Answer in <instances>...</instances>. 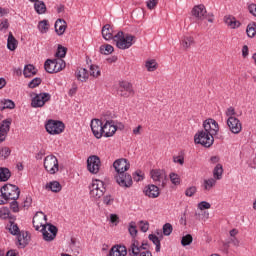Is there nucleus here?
Wrapping results in <instances>:
<instances>
[{
	"mask_svg": "<svg viewBox=\"0 0 256 256\" xmlns=\"http://www.w3.org/2000/svg\"><path fill=\"white\" fill-rule=\"evenodd\" d=\"M114 41L118 49L125 50L133 46V43H135V36L131 34H125L120 31L114 36Z\"/></svg>",
	"mask_w": 256,
	"mask_h": 256,
	"instance_id": "1",
	"label": "nucleus"
},
{
	"mask_svg": "<svg viewBox=\"0 0 256 256\" xmlns=\"http://www.w3.org/2000/svg\"><path fill=\"white\" fill-rule=\"evenodd\" d=\"M1 195L5 197L8 201H17L19 199V195H21V190L19 187L12 185V184H6L1 189Z\"/></svg>",
	"mask_w": 256,
	"mask_h": 256,
	"instance_id": "2",
	"label": "nucleus"
},
{
	"mask_svg": "<svg viewBox=\"0 0 256 256\" xmlns=\"http://www.w3.org/2000/svg\"><path fill=\"white\" fill-rule=\"evenodd\" d=\"M105 195V183L101 180H93L90 186V197L97 201Z\"/></svg>",
	"mask_w": 256,
	"mask_h": 256,
	"instance_id": "3",
	"label": "nucleus"
},
{
	"mask_svg": "<svg viewBox=\"0 0 256 256\" xmlns=\"http://www.w3.org/2000/svg\"><path fill=\"white\" fill-rule=\"evenodd\" d=\"M66 64L63 59H48L44 64V69L47 73H59L65 69Z\"/></svg>",
	"mask_w": 256,
	"mask_h": 256,
	"instance_id": "4",
	"label": "nucleus"
},
{
	"mask_svg": "<svg viewBox=\"0 0 256 256\" xmlns=\"http://www.w3.org/2000/svg\"><path fill=\"white\" fill-rule=\"evenodd\" d=\"M194 142L203 147H211L215 142V138L213 135L209 134V132L202 130L194 136Z\"/></svg>",
	"mask_w": 256,
	"mask_h": 256,
	"instance_id": "5",
	"label": "nucleus"
},
{
	"mask_svg": "<svg viewBox=\"0 0 256 256\" xmlns=\"http://www.w3.org/2000/svg\"><path fill=\"white\" fill-rule=\"evenodd\" d=\"M45 129L50 135H61L65 131V124L59 120H48Z\"/></svg>",
	"mask_w": 256,
	"mask_h": 256,
	"instance_id": "6",
	"label": "nucleus"
},
{
	"mask_svg": "<svg viewBox=\"0 0 256 256\" xmlns=\"http://www.w3.org/2000/svg\"><path fill=\"white\" fill-rule=\"evenodd\" d=\"M44 169L49 175H55L59 172V160L55 155H48L44 158Z\"/></svg>",
	"mask_w": 256,
	"mask_h": 256,
	"instance_id": "7",
	"label": "nucleus"
},
{
	"mask_svg": "<svg viewBox=\"0 0 256 256\" xmlns=\"http://www.w3.org/2000/svg\"><path fill=\"white\" fill-rule=\"evenodd\" d=\"M47 224V215L43 212H37L33 217V227L36 231H45Z\"/></svg>",
	"mask_w": 256,
	"mask_h": 256,
	"instance_id": "8",
	"label": "nucleus"
},
{
	"mask_svg": "<svg viewBox=\"0 0 256 256\" xmlns=\"http://www.w3.org/2000/svg\"><path fill=\"white\" fill-rule=\"evenodd\" d=\"M49 101H51V94H49L47 92H43L40 94H36L32 98L31 106L34 107L35 109H37L39 107H44L45 103H47Z\"/></svg>",
	"mask_w": 256,
	"mask_h": 256,
	"instance_id": "9",
	"label": "nucleus"
},
{
	"mask_svg": "<svg viewBox=\"0 0 256 256\" xmlns=\"http://www.w3.org/2000/svg\"><path fill=\"white\" fill-rule=\"evenodd\" d=\"M116 183L124 189H129L133 186V177L129 173H120L115 175Z\"/></svg>",
	"mask_w": 256,
	"mask_h": 256,
	"instance_id": "10",
	"label": "nucleus"
},
{
	"mask_svg": "<svg viewBox=\"0 0 256 256\" xmlns=\"http://www.w3.org/2000/svg\"><path fill=\"white\" fill-rule=\"evenodd\" d=\"M113 167L116 171V175H121V173H127V171H129L131 164L129 160L120 158L113 163Z\"/></svg>",
	"mask_w": 256,
	"mask_h": 256,
	"instance_id": "11",
	"label": "nucleus"
},
{
	"mask_svg": "<svg viewBox=\"0 0 256 256\" xmlns=\"http://www.w3.org/2000/svg\"><path fill=\"white\" fill-rule=\"evenodd\" d=\"M203 128L209 135L215 136L219 133V123L212 118H208L203 122Z\"/></svg>",
	"mask_w": 256,
	"mask_h": 256,
	"instance_id": "12",
	"label": "nucleus"
},
{
	"mask_svg": "<svg viewBox=\"0 0 256 256\" xmlns=\"http://www.w3.org/2000/svg\"><path fill=\"white\" fill-rule=\"evenodd\" d=\"M118 93L120 97H131V95H135V91L133 90V84L127 81L120 82Z\"/></svg>",
	"mask_w": 256,
	"mask_h": 256,
	"instance_id": "13",
	"label": "nucleus"
},
{
	"mask_svg": "<svg viewBox=\"0 0 256 256\" xmlns=\"http://www.w3.org/2000/svg\"><path fill=\"white\" fill-rule=\"evenodd\" d=\"M87 169L90 173L96 175L99 173V169H101V159L99 156H90L87 159Z\"/></svg>",
	"mask_w": 256,
	"mask_h": 256,
	"instance_id": "14",
	"label": "nucleus"
},
{
	"mask_svg": "<svg viewBox=\"0 0 256 256\" xmlns=\"http://www.w3.org/2000/svg\"><path fill=\"white\" fill-rule=\"evenodd\" d=\"M117 133V125H115V121L107 120L103 124L102 136L104 137H113Z\"/></svg>",
	"mask_w": 256,
	"mask_h": 256,
	"instance_id": "15",
	"label": "nucleus"
},
{
	"mask_svg": "<svg viewBox=\"0 0 256 256\" xmlns=\"http://www.w3.org/2000/svg\"><path fill=\"white\" fill-rule=\"evenodd\" d=\"M44 241H53L57 237V228L53 224H48L44 230H40Z\"/></svg>",
	"mask_w": 256,
	"mask_h": 256,
	"instance_id": "16",
	"label": "nucleus"
},
{
	"mask_svg": "<svg viewBox=\"0 0 256 256\" xmlns=\"http://www.w3.org/2000/svg\"><path fill=\"white\" fill-rule=\"evenodd\" d=\"M227 126L229 127L231 133H234V135H237L241 133L243 126L241 124V121L236 117H230L227 119Z\"/></svg>",
	"mask_w": 256,
	"mask_h": 256,
	"instance_id": "17",
	"label": "nucleus"
},
{
	"mask_svg": "<svg viewBox=\"0 0 256 256\" xmlns=\"http://www.w3.org/2000/svg\"><path fill=\"white\" fill-rule=\"evenodd\" d=\"M92 133L96 139H101L103 137V123L99 119H93L90 125Z\"/></svg>",
	"mask_w": 256,
	"mask_h": 256,
	"instance_id": "18",
	"label": "nucleus"
},
{
	"mask_svg": "<svg viewBox=\"0 0 256 256\" xmlns=\"http://www.w3.org/2000/svg\"><path fill=\"white\" fill-rule=\"evenodd\" d=\"M192 15L193 17H196L198 21H203L204 19H207V9L203 4L194 6L192 9Z\"/></svg>",
	"mask_w": 256,
	"mask_h": 256,
	"instance_id": "19",
	"label": "nucleus"
},
{
	"mask_svg": "<svg viewBox=\"0 0 256 256\" xmlns=\"http://www.w3.org/2000/svg\"><path fill=\"white\" fill-rule=\"evenodd\" d=\"M10 129H11V120L9 119L3 120L2 123L0 124V143H3V141H5Z\"/></svg>",
	"mask_w": 256,
	"mask_h": 256,
	"instance_id": "20",
	"label": "nucleus"
},
{
	"mask_svg": "<svg viewBox=\"0 0 256 256\" xmlns=\"http://www.w3.org/2000/svg\"><path fill=\"white\" fill-rule=\"evenodd\" d=\"M224 23L229 29H239V27H241V22L233 15L224 16Z\"/></svg>",
	"mask_w": 256,
	"mask_h": 256,
	"instance_id": "21",
	"label": "nucleus"
},
{
	"mask_svg": "<svg viewBox=\"0 0 256 256\" xmlns=\"http://www.w3.org/2000/svg\"><path fill=\"white\" fill-rule=\"evenodd\" d=\"M128 253L131 256H139V254L141 253V242L133 238L128 248Z\"/></svg>",
	"mask_w": 256,
	"mask_h": 256,
	"instance_id": "22",
	"label": "nucleus"
},
{
	"mask_svg": "<svg viewBox=\"0 0 256 256\" xmlns=\"http://www.w3.org/2000/svg\"><path fill=\"white\" fill-rule=\"evenodd\" d=\"M144 193L146 197H150V199H157L160 195L159 187L153 184L148 185L144 188Z\"/></svg>",
	"mask_w": 256,
	"mask_h": 256,
	"instance_id": "23",
	"label": "nucleus"
},
{
	"mask_svg": "<svg viewBox=\"0 0 256 256\" xmlns=\"http://www.w3.org/2000/svg\"><path fill=\"white\" fill-rule=\"evenodd\" d=\"M215 185H217V180L214 178H208L203 180L201 187L203 191L207 193L211 191L215 187Z\"/></svg>",
	"mask_w": 256,
	"mask_h": 256,
	"instance_id": "24",
	"label": "nucleus"
},
{
	"mask_svg": "<svg viewBox=\"0 0 256 256\" xmlns=\"http://www.w3.org/2000/svg\"><path fill=\"white\" fill-rule=\"evenodd\" d=\"M75 76L78 81L85 83L87 82V79H89V72L85 68H78L75 72Z\"/></svg>",
	"mask_w": 256,
	"mask_h": 256,
	"instance_id": "25",
	"label": "nucleus"
},
{
	"mask_svg": "<svg viewBox=\"0 0 256 256\" xmlns=\"http://www.w3.org/2000/svg\"><path fill=\"white\" fill-rule=\"evenodd\" d=\"M110 256H127V248L125 246H113L110 250Z\"/></svg>",
	"mask_w": 256,
	"mask_h": 256,
	"instance_id": "26",
	"label": "nucleus"
},
{
	"mask_svg": "<svg viewBox=\"0 0 256 256\" xmlns=\"http://www.w3.org/2000/svg\"><path fill=\"white\" fill-rule=\"evenodd\" d=\"M151 178L155 183H161L165 179V172L163 170L155 169L150 172Z\"/></svg>",
	"mask_w": 256,
	"mask_h": 256,
	"instance_id": "27",
	"label": "nucleus"
},
{
	"mask_svg": "<svg viewBox=\"0 0 256 256\" xmlns=\"http://www.w3.org/2000/svg\"><path fill=\"white\" fill-rule=\"evenodd\" d=\"M102 36L106 41H109V40L115 38V36H113V28H111V25L106 24V25L103 26Z\"/></svg>",
	"mask_w": 256,
	"mask_h": 256,
	"instance_id": "28",
	"label": "nucleus"
},
{
	"mask_svg": "<svg viewBox=\"0 0 256 256\" xmlns=\"http://www.w3.org/2000/svg\"><path fill=\"white\" fill-rule=\"evenodd\" d=\"M66 29H67V22H65V20L58 19L55 22V31L58 35H63Z\"/></svg>",
	"mask_w": 256,
	"mask_h": 256,
	"instance_id": "29",
	"label": "nucleus"
},
{
	"mask_svg": "<svg viewBox=\"0 0 256 256\" xmlns=\"http://www.w3.org/2000/svg\"><path fill=\"white\" fill-rule=\"evenodd\" d=\"M34 9L38 15H45L47 13V5L43 1L34 2Z\"/></svg>",
	"mask_w": 256,
	"mask_h": 256,
	"instance_id": "30",
	"label": "nucleus"
},
{
	"mask_svg": "<svg viewBox=\"0 0 256 256\" xmlns=\"http://www.w3.org/2000/svg\"><path fill=\"white\" fill-rule=\"evenodd\" d=\"M191 45H195V39L192 36H184L181 40V46L185 51L190 49Z\"/></svg>",
	"mask_w": 256,
	"mask_h": 256,
	"instance_id": "31",
	"label": "nucleus"
},
{
	"mask_svg": "<svg viewBox=\"0 0 256 256\" xmlns=\"http://www.w3.org/2000/svg\"><path fill=\"white\" fill-rule=\"evenodd\" d=\"M89 75L93 77V79H99V77H101V68L95 64L90 65Z\"/></svg>",
	"mask_w": 256,
	"mask_h": 256,
	"instance_id": "32",
	"label": "nucleus"
},
{
	"mask_svg": "<svg viewBox=\"0 0 256 256\" xmlns=\"http://www.w3.org/2000/svg\"><path fill=\"white\" fill-rule=\"evenodd\" d=\"M216 181H221L223 179V165L217 164L213 170V178Z\"/></svg>",
	"mask_w": 256,
	"mask_h": 256,
	"instance_id": "33",
	"label": "nucleus"
},
{
	"mask_svg": "<svg viewBox=\"0 0 256 256\" xmlns=\"http://www.w3.org/2000/svg\"><path fill=\"white\" fill-rule=\"evenodd\" d=\"M17 39H15V36H13V33H9L8 39H7V47L10 51H15L17 49Z\"/></svg>",
	"mask_w": 256,
	"mask_h": 256,
	"instance_id": "34",
	"label": "nucleus"
},
{
	"mask_svg": "<svg viewBox=\"0 0 256 256\" xmlns=\"http://www.w3.org/2000/svg\"><path fill=\"white\" fill-rule=\"evenodd\" d=\"M23 75L24 77H33V75H37V68L28 64L24 67Z\"/></svg>",
	"mask_w": 256,
	"mask_h": 256,
	"instance_id": "35",
	"label": "nucleus"
},
{
	"mask_svg": "<svg viewBox=\"0 0 256 256\" xmlns=\"http://www.w3.org/2000/svg\"><path fill=\"white\" fill-rule=\"evenodd\" d=\"M148 238L150 241H152V243L156 245L155 247L156 253H159V251H161V240L159 239V237L155 234H150Z\"/></svg>",
	"mask_w": 256,
	"mask_h": 256,
	"instance_id": "36",
	"label": "nucleus"
},
{
	"mask_svg": "<svg viewBox=\"0 0 256 256\" xmlns=\"http://www.w3.org/2000/svg\"><path fill=\"white\" fill-rule=\"evenodd\" d=\"M145 67L147 69V71H149L150 73L153 71H157V61L155 59H151V60H147L145 62Z\"/></svg>",
	"mask_w": 256,
	"mask_h": 256,
	"instance_id": "37",
	"label": "nucleus"
},
{
	"mask_svg": "<svg viewBox=\"0 0 256 256\" xmlns=\"http://www.w3.org/2000/svg\"><path fill=\"white\" fill-rule=\"evenodd\" d=\"M11 178V171L8 168H0V181H9Z\"/></svg>",
	"mask_w": 256,
	"mask_h": 256,
	"instance_id": "38",
	"label": "nucleus"
},
{
	"mask_svg": "<svg viewBox=\"0 0 256 256\" xmlns=\"http://www.w3.org/2000/svg\"><path fill=\"white\" fill-rule=\"evenodd\" d=\"M17 241H18L19 247L23 249L27 245V243H29V240L27 239V233L19 234L17 236Z\"/></svg>",
	"mask_w": 256,
	"mask_h": 256,
	"instance_id": "39",
	"label": "nucleus"
},
{
	"mask_svg": "<svg viewBox=\"0 0 256 256\" xmlns=\"http://www.w3.org/2000/svg\"><path fill=\"white\" fill-rule=\"evenodd\" d=\"M5 109H15V102L11 100H4L0 103V111Z\"/></svg>",
	"mask_w": 256,
	"mask_h": 256,
	"instance_id": "40",
	"label": "nucleus"
},
{
	"mask_svg": "<svg viewBox=\"0 0 256 256\" xmlns=\"http://www.w3.org/2000/svg\"><path fill=\"white\" fill-rule=\"evenodd\" d=\"M38 31L40 33L45 34L47 31H49V21L48 20H42L38 23Z\"/></svg>",
	"mask_w": 256,
	"mask_h": 256,
	"instance_id": "41",
	"label": "nucleus"
},
{
	"mask_svg": "<svg viewBox=\"0 0 256 256\" xmlns=\"http://www.w3.org/2000/svg\"><path fill=\"white\" fill-rule=\"evenodd\" d=\"M48 189H50L51 191H53V193H59V191H61L62 187H61V183L57 182V181H52L47 185Z\"/></svg>",
	"mask_w": 256,
	"mask_h": 256,
	"instance_id": "42",
	"label": "nucleus"
},
{
	"mask_svg": "<svg viewBox=\"0 0 256 256\" xmlns=\"http://www.w3.org/2000/svg\"><path fill=\"white\" fill-rule=\"evenodd\" d=\"M113 51H115V49L110 44L100 46V53H102V55H111Z\"/></svg>",
	"mask_w": 256,
	"mask_h": 256,
	"instance_id": "43",
	"label": "nucleus"
},
{
	"mask_svg": "<svg viewBox=\"0 0 256 256\" xmlns=\"http://www.w3.org/2000/svg\"><path fill=\"white\" fill-rule=\"evenodd\" d=\"M246 33L248 37H255L256 35V23H250L247 26Z\"/></svg>",
	"mask_w": 256,
	"mask_h": 256,
	"instance_id": "44",
	"label": "nucleus"
},
{
	"mask_svg": "<svg viewBox=\"0 0 256 256\" xmlns=\"http://www.w3.org/2000/svg\"><path fill=\"white\" fill-rule=\"evenodd\" d=\"M128 231H129L131 237L133 239H135V237H137V233H138V231H137V224L135 222H133V221L130 222L129 226H128Z\"/></svg>",
	"mask_w": 256,
	"mask_h": 256,
	"instance_id": "45",
	"label": "nucleus"
},
{
	"mask_svg": "<svg viewBox=\"0 0 256 256\" xmlns=\"http://www.w3.org/2000/svg\"><path fill=\"white\" fill-rule=\"evenodd\" d=\"M192 243H193V236L191 234H188L182 237L181 245L183 247H187V245H191Z\"/></svg>",
	"mask_w": 256,
	"mask_h": 256,
	"instance_id": "46",
	"label": "nucleus"
},
{
	"mask_svg": "<svg viewBox=\"0 0 256 256\" xmlns=\"http://www.w3.org/2000/svg\"><path fill=\"white\" fill-rule=\"evenodd\" d=\"M11 216V211L7 207L0 208V219H9Z\"/></svg>",
	"mask_w": 256,
	"mask_h": 256,
	"instance_id": "47",
	"label": "nucleus"
},
{
	"mask_svg": "<svg viewBox=\"0 0 256 256\" xmlns=\"http://www.w3.org/2000/svg\"><path fill=\"white\" fill-rule=\"evenodd\" d=\"M170 181L173 185H180L181 184V177H179V174L170 173Z\"/></svg>",
	"mask_w": 256,
	"mask_h": 256,
	"instance_id": "48",
	"label": "nucleus"
},
{
	"mask_svg": "<svg viewBox=\"0 0 256 256\" xmlns=\"http://www.w3.org/2000/svg\"><path fill=\"white\" fill-rule=\"evenodd\" d=\"M9 155H11V149L9 147L5 146L0 149V157H2V159H7Z\"/></svg>",
	"mask_w": 256,
	"mask_h": 256,
	"instance_id": "49",
	"label": "nucleus"
},
{
	"mask_svg": "<svg viewBox=\"0 0 256 256\" xmlns=\"http://www.w3.org/2000/svg\"><path fill=\"white\" fill-rule=\"evenodd\" d=\"M138 226H139L140 230L142 231V233H147L149 231V223L145 220H141L138 223Z\"/></svg>",
	"mask_w": 256,
	"mask_h": 256,
	"instance_id": "50",
	"label": "nucleus"
},
{
	"mask_svg": "<svg viewBox=\"0 0 256 256\" xmlns=\"http://www.w3.org/2000/svg\"><path fill=\"white\" fill-rule=\"evenodd\" d=\"M133 179H134V181H137V182L143 181L145 179V173H143V171H141V170H137L134 173Z\"/></svg>",
	"mask_w": 256,
	"mask_h": 256,
	"instance_id": "51",
	"label": "nucleus"
},
{
	"mask_svg": "<svg viewBox=\"0 0 256 256\" xmlns=\"http://www.w3.org/2000/svg\"><path fill=\"white\" fill-rule=\"evenodd\" d=\"M173 233V226L170 223H166L163 226V234L166 236L171 235Z\"/></svg>",
	"mask_w": 256,
	"mask_h": 256,
	"instance_id": "52",
	"label": "nucleus"
},
{
	"mask_svg": "<svg viewBox=\"0 0 256 256\" xmlns=\"http://www.w3.org/2000/svg\"><path fill=\"white\" fill-rule=\"evenodd\" d=\"M197 193V187L196 186H190L185 190L186 197H193Z\"/></svg>",
	"mask_w": 256,
	"mask_h": 256,
	"instance_id": "53",
	"label": "nucleus"
},
{
	"mask_svg": "<svg viewBox=\"0 0 256 256\" xmlns=\"http://www.w3.org/2000/svg\"><path fill=\"white\" fill-rule=\"evenodd\" d=\"M41 85V78H34L29 84L28 87L30 89H35V87H39Z\"/></svg>",
	"mask_w": 256,
	"mask_h": 256,
	"instance_id": "54",
	"label": "nucleus"
},
{
	"mask_svg": "<svg viewBox=\"0 0 256 256\" xmlns=\"http://www.w3.org/2000/svg\"><path fill=\"white\" fill-rule=\"evenodd\" d=\"M65 55H67V49H65V47H58L56 57H59L58 59H63Z\"/></svg>",
	"mask_w": 256,
	"mask_h": 256,
	"instance_id": "55",
	"label": "nucleus"
},
{
	"mask_svg": "<svg viewBox=\"0 0 256 256\" xmlns=\"http://www.w3.org/2000/svg\"><path fill=\"white\" fill-rule=\"evenodd\" d=\"M114 201H115V198H113V196L111 195H106L103 198V203L104 205H107V206L113 205Z\"/></svg>",
	"mask_w": 256,
	"mask_h": 256,
	"instance_id": "56",
	"label": "nucleus"
},
{
	"mask_svg": "<svg viewBox=\"0 0 256 256\" xmlns=\"http://www.w3.org/2000/svg\"><path fill=\"white\" fill-rule=\"evenodd\" d=\"M9 231L12 235H19V226H17L15 223H11Z\"/></svg>",
	"mask_w": 256,
	"mask_h": 256,
	"instance_id": "57",
	"label": "nucleus"
},
{
	"mask_svg": "<svg viewBox=\"0 0 256 256\" xmlns=\"http://www.w3.org/2000/svg\"><path fill=\"white\" fill-rule=\"evenodd\" d=\"M9 29V20L2 19L0 22V31H7Z\"/></svg>",
	"mask_w": 256,
	"mask_h": 256,
	"instance_id": "58",
	"label": "nucleus"
},
{
	"mask_svg": "<svg viewBox=\"0 0 256 256\" xmlns=\"http://www.w3.org/2000/svg\"><path fill=\"white\" fill-rule=\"evenodd\" d=\"M210 207L211 204L207 201H202L198 203V209H200V211H205V209H209Z\"/></svg>",
	"mask_w": 256,
	"mask_h": 256,
	"instance_id": "59",
	"label": "nucleus"
},
{
	"mask_svg": "<svg viewBox=\"0 0 256 256\" xmlns=\"http://www.w3.org/2000/svg\"><path fill=\"white\" fill-rule=\"evenodd\" d=\"M173 163H178L179 165H183V163H185V158L181 155L173 156Z\"/></svg>",
	"mask_w": 256,
	"mask_h": 256,
	"instance_id": "60",
	"label": "nucleus"
},
{
	"mask_svg": "<svg viewBox=\"0 0 256 256\" xmlns=\"http://www.w3.org/2000/svg\"><path fill=\"white\" fill-rule=\"evenodd\" d=\"M77 84H72V87L69 89V92H68V95L70 97H73V95H76L77 94Z\"/></svg>",
	"mask_w": 256,
	"mask_h": 256,
	"instance_id": "61",
	"label": "nucleus"
},
{
	"mask_svg": "<svg viewBox=\"0 0 256 256\" xmlns=\"http://www.w3.org/2000/svg\"><path fill=\"white\" fill-rule=\"evenodd\" d=\"M225 113L228 116V119H231V117H235L234 116L235 115V108L229 107V108H227Z\"/></svg>",
	"mask_w": 256,
	"mask_h": 256,
	"instance_id": "62",
	"label": "nucleus"
},
{
	"mask_svg": "<svg viewBox=\"0 0 256 256\" xmlns=\"http://www.w3.org/2000/svg\"><path fill=\"white\" fill-rule=\"evenodd\" d=\"M248 11H249V13H251V15L256 17V4L255 3L250 4L248 6Z\"/></svg>",
	"mask_w": 256,
	"mask_h": 256,
	"instance_id": "63",
	"label": "nucleus"
},
{
	"mask_svg": "<svg viewBox=\"0 0 256 256\" xmlns=\"http://www.w3.org/2000/svg\"><path fill=\"white\" fill-rule=\"evenodd\" d=\"M147 7L148 9H154L155 7H157V0H149L147 2Z\"/></svg>",
	"mask_w": 256,
	"mask_h": 256,
	"instance_id": "64",
	"label": "nucleus"
}]
</instances>
